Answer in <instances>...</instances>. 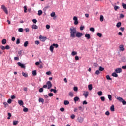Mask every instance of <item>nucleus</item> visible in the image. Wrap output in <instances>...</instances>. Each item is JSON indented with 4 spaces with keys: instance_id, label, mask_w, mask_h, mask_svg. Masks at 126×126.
I'll return each mask as SVG.
<instances>
[{
    "instance_id": "obj_1",
    "label": "nucleus",
    "mask_w": 126,
    "mask_h": 126,
    "mask_svg": "<svg viewBox=\"0 0 126 126\" xmlns=\"http://www.w3.org/2000/svg\"><path fill=\"white\" fill-rule=\"evenodd\" d=\"M76 33H77L76 28L74 27H71L70 28V37L71 38H75V35L76 34Z\"/></svg>"
},
{
    "instance_id": "obj_2",
    "label": "nucleus",
    "mask_w": 126,
    "mask_h": 126,
    "mask_svg": "<svg viewBox=\"0 0 126 126\" xmlns=\"http://www.w3.org/2000/svg\"><path fill=\"white\" fill-rule=\"evenodd\" d=\"M117 99L118 100V101H120V102H122L123 105H126V102L124 100L122 97H118L117 98Z\"/></svg>"
},
{
    "instance_id": "obj_3",
    "label": "nucleus",
    "mask_w": 126,
    "mask_h": 126,
    "mask_svg": "<svg viewBox=\"0 0 126 126\" xmlns=\"http://www.w3.org/2000/svg\"><path fill=\"white\" fill-rule=\"evenodd\" d=\"M1 9L3 10V11H4L6 14H8V11H7V9L6 8L5 6L3 5H2Z\"/></svg>"
},
{
    "instance_id": "obj_4",
    "label": "nucleus",
    "mask_w": 126,
    "mask_h": 126,
    "mask_svg": "<svg viewBox=\"0 0 126 126\" xmlns=\"http://www.w3.org/2000/svg\"><path fill=\"white\" fill-rule=\"evenodd\" d=\"M46 84L47 85L48 89H51V88H52V86H53V85L52 84V83L51 82V81H48L46 83Z\"/></svg>"
},
{
    "instance_id": "obj_5",
    "label": "nucleus",
    "mask_w": 126,
    "mask_h": 126,
    "mask_svg": "<svg viewBox=\"0 0 126 126\" xmlns=\"http://www.w3.org/2000/svg\"><path fill=\"white\" fill-rule=\"evenodd\" d=\"M73 20L74 21V25H77V24H78V19L77 18V17L74 16L73 17Z\"/></svg>"
},
{
    "instance_id": "obj_6",
    "label": "nucleus",
    "mask_w": 126,
    "mask_h": 126,
    "mask_svg": "<svg viewBox=\"0 0 126 126\" xmlns=\"http://www.w3.org/2000/svg\"><path fill=\"white\" fill-rule=\"evenodd\" d=\"M39 39L42 42H45L47 40V37H44L42 35L39 36Z\"/></svg>"
},
{
    "instance_id": "obj_7",
    "label": "nucleus",
    "mask_w": 126,
    "mask_h": 126,
    "mask_svg": "<svg viewBox=\"0 0 126 126\" xmlns=\"http://www.w3.org/2000/svg\"><path fill=\"white\" fill-rule=\"evenodd\" d=\"M115 71L116 73H121V72H123V70L121 68H118L115 70Z\"/></svg>"
},
{
    "instance_id": "obj_8",
    "label": "nucleus",
    "mask_w": 126,
    "mask_h": 126,
    "mask_svg": "<svg viewBox=\"0 0 126 126\" xmlns=\"http://www.w3.org/2000/svg\"><path fill=\"white\" fill-rule=\"evenodd\" d=\"M76 37H77V38H80L83 36V34L82 33L80 32H77L75 34Z\"/></svg>"
},
{
    "instance_id": "obj_9",
    "label": "nucleus",
    "mask_w": 126,
    "mask_h": 126,
    "mask_svg": "<svg viewBox=\"0 0 126 126\" xmlns=\"http://www.w3.org/2000/svg\"><path fill=\"white\" fill-rule=\"evenodd\" d=\"M77 121L79 123H83L84 121V119H83V118L80 117H78L77 118Z\"/></svg>"
},
{
    "instance_id": "obj_10",
    "label": "nucleus",
    "mask_w": 126,
    "mask_h": 126,
    "mask_svg": "<svg viewBox=\"0 0 126 126\" xmlns=\"http://www.w3.org/2000/svg\"><path fill=\"white\" fill-rule=\"evenodd\" d=\"M83 95L85 96V98H87L88 95H89V92L88 91H84Z\"/></svg>"
},
{
    "instance_id": "obj_11",
    "label": "nucleus",
    "mask_w": 126,
    "mask_h": 126,
    "mask_svg": "<svg viewBox=\"0 0 126 126\" xmlns=\"http://www.w3.org/2000/svg\"><path fill=\"white\" fill-rule=\"evenodd\" d=\"M17 64H18V65H19V66H20V67H21V68H25V66L24 65V64H21V63L18 62Z\"/></svg>"
},
{
    "instance_id": "obj_12",
    "label": "nucleus",
    "mask_w": 126,
    "mask_h": 126,
    "mask_svg": "<svg viewBox=\"0 0 126 126\" xmlns=\"http://www.w3.org/2000/svg\"><path fill=\"white\" fill-rule=\"evenodd\" d=\"M110 111H111V112H115V106L114 105L111 106Z\"/></svg>"
},
{
    "instance_id": "obj_13",
    "label": "nucleus",
    "mask_w": 126,
    "mask_h": 126,
    "mask_svg": "<svg viewBox=\"0 0 126 126\" xmlns=\"http://www.w3.org/2000/svg\"><path fill=\"white\" fill-rule=\"evenodd\" d=\"M119 48H120V50H121V51H125V48H124V45H121L119 46Z\"/></svg>"
},
{
    "instance_id": "obj_14",
    "label": "nucleus",
    "mask_w": 126,
    "mask_h": 126,
    "mask_svg": "<svg viewBox=\"0 0 126 126\" xmlns=\"http://www.w3.org/2000/svg\"><path fill=\"white\" fill-rule=\"evenodd\" d=\"M32 29H38V26H37V25L33 24L32 26Z\"/></svg>"
},
{
    "instance_id": "obj_15",
    "label": "nucleus",
    "mask_w": 126,
    "mask_h": 126,
    "mask_svg": "<svg viewBox=\"0 0 126 126\" xmlns=\"http://www.w3.org/2000/svg\"><path fill=\"white\" fill-rule=\"evenodd\" d=\"M121 26H122V23L118 22L117 23L116 27H117L118 28H119V27H121Z\"/></svg>"
},
{
    "instance_id": "obj_16",
    "label": "nucleus",
    "mask_w": 126,
    "mask_h": 126,
    "mask_svg": "<svg viewBox=\"0 0 126 126\" xmlns=\"http://www.w3.org/2000/svg\"><path fill=\"white\" fill-rule=\"evenodd\" d=\"M85 37L86 38H87V39L88 40H89V39H90V34H86L85 35Z\"/></svg>"
},
{
    "instance_id": "obj_17",
    "label": "nucleus",
    "mask_w": 126,
    "mask_h": 126,
    "mask_svg": "<svg viewBox=\"0 0 126 126\" xmlns=\"http://www.w3.org/2000/svg\"><path fill=\"white\" fill-rule=\"evenodd\" d=\"M93 87H92V84H90L88 85V89L89 90H90V91H91V90H92L93 89Z\"/></svg>"
},
{
    "instance_id": "obj_18",
    "label": "nucleus",
    "mask_w": 126,
    "mask_h": 126,
    "mask_svg": "<svg viewBox=\"0 0 126 126\" xmlns=\"http://www.w3.org/2000/svg\"><path fill=\"white\" fill-rule=\"evenodd\" d=\"M42 14H43V11H42V10H39L38 11V15H39V16H41V15H42Z\"/></svg>"
},
{
    "instance_id": "obj_19",
    "label": "nucleus",
    "mask_w": 126,
    "mask_h": 126,
    "mask_svg": "<svg viewBox=\"0 0 126 126\" xmlns=\"http://www.w3.org/2000/svg\"><path fill=\"white\" fill-rule=\"evenodd\" d=\"M18 104L20 106H23V101L20 100L18 101Z\"/></svg>"
},
{
    "instance_id": "obj_20",
    "label": "nucleus",
    "mask_w": 126,
    "mask_h": 126,
    "mask_svg": "<svg viewBox=\"0 0 126 126\" xmlns=\"http://www.w3.org/2000/svg\"><path fill=\"white\" fill-rule=\"evenodd\" d=\"M78 100H79V97L76 96L74 98V101L75 102V103H76V102H77V101H78Z\"/></svg>"
},
{
    "instance_id": "obj_21",
    "label": "nucleus",
    "mask_w": 126,
    "mask_h": 126,
    "mask_svg": "<svg viewBox=\"0 0 126 126\" xmlns=\"http://www.w3.org/2000/svg\"><path fill=\"white\" fill-rule=\"evenodd\" d=\"M105 68H104V67H102V66H99L98 70L99 71H104Z\"/></svg>"
},
{
    "instance_id": "obj_22",
    "label": "nucleus",
    "mask_w": 126,
    "mask_h": 126,
    "mask_svg": "<svg viewBox=\"0 0 126 126\" xmlns=\"http://www.w3.org/2000/svg\"><path fill=\"white\" fill-rule=\"evenodd\" d=\"M50 51H51V52H52V53H53V52H54V46H53V45H52L50 46Z\"/></svg>"
},
{
    "instance_id": "obj_23",
    "label": "nucleus",
    "mask_w": 126,
    "mask_h": 126,
    "mask_svg": "<svg viewBox=\"0 0 126 126\" xmlns=\"http://www.w3.org/2000/svg\"><path fill=\"white\" fill-rule=\"evenodd\" d=\"M22 74L23 76H24V77H28V75L26 73H24V72H22Z\"/></svg>"
},
{
    "instance_id": "obj_24",
    "label": "nucleus",
    "mask_w": 126,
    "mask_h": 126,
    "mask_svg": "<svg viewBox=\"0 0 126 126\" xmlns=\"http://www.w3.org/2000/svg\"><path fill=\"white\" fill-rule=\"evenodd\" d=\"M112 76H113V77H118V74L117 73H113L112 74Z\"/></svg>"
},
{
    "instance_id": "obj_25",
    "label": "nucleus",
    "mask_w": 126,
    "mask_h": 126,
    "mask_svg": "<svg viewBox=\"0 0 126 126\" xmlns=\"http://www.w3.org/2000/svg\"><path fill=\"white\" fill-rule=\"evenodd\" d=\"M64 105H65V106H66V105H69V101L67 100H65L64 101Z\"/></svg>"
},
{
    "instance_id": "obj_26",
    "label": "nucleus",
    "mask_w": 126,
    "mask_h": 126,
    "mask_svg": "<svg viewBox=\"0 0 126 126\" xmlns=\"http://www.w3.org/2000/svg\"><path fill=\"white\" fill-rule=\"evenodd\" d=\"M100 20L101 22H103V21H104V16L103 15H100Z\"/></svg>"
},
{
    "instance_id": "obj_27",
    "label": "nucleus",
    "mask_w": 126,
    "mask_h": 126,
    "mask_svg": "<svg viewBox=\"0 0 126 126\" xmlns=\"http://www.w3.org/2000/svg\"><path fill=\"white\" fill-rule=\"evenodd\" d=\"M18 124V121H13V124L14 126H16Z\"/></svg>"
},
{
    "instance_id": "obj_28",
    "label": "nucleus",
    "mask_w": 126,
    "mask_h": 126,
    "mask_svg": "<svg viewBox=\"0 0 126 126\" xmlns=\"http://www.w3.org/2000/svg\"><path fill=\"white\" fill-rule=\"evenodd\" d=\"M2 44L3 45H5V44H6V39H4L2 40Z\"/></svg>"
},
{
    "instance_id": "obj_29",
    "label": "nucleus",
    "mask_w": 126,
    "mask_h": 126,
    "mask_svg": "<svg viewBox=\"0 0 126 126\" xmlns=\"http://www.w3.org/2000/svg\"><path fill=\"white\" fill-rule=\"evenodd\" d=\"M28 41H25L24 43V47H27V46H28Z\"/></svg>"
},
{
    "instance_id": "obj_30",
    "label": "nucleus",
    "mask_w": 126,
    "mask_h": 126,
    "mask_svg": "<svg viewBox=\"0 0 126 126\" xmlns=\"http://www.w3.org/2000/svg\"><path fill=\"white\" fill-rule=\"evenodd\" d=\"M32 75H33V76H36V75H37V72L36 71V70H34L32 71Z\"/></svg>"
},
{
    "instance_id": "obj_31",
    "label": "nucleus",
    "mask_w": 126,
    "mask_h": 126,
    "mask_svg": "<svg viewBox=\"0 0 126 126\" xmlns=\"http://www.w3.org/2000/svg\"><path fill=\"white\" fill-rule=\"evenodd\" d=\"M106 79L107 80H112V78H111V77L109 75H106Z\"/></svg>"
},
{
    "instance_id": "obj_32",
    "label": "nucleus",
    "mask_w": 126,
    "mask_h": 126,
    "mask_svg": "<svg viewBox=\"0 0 126 126\" xmlns=\"http://www.w3.org/2000/svg\"><path fill=\"white\" fill-rule=\"evenodd\" d=\"M51 92H54V93H56L57 92V90L54 89H50Z\"/></svg>"
},
{
    "instance_id": "obj_33",
    "label": "nucleus",
    "mask_w": 126,
    "mask_h": 126,
    "mask_svg": "<svg viewBox=\"0 0 126 126\" xmlns=\"http://www.w3.org/2000/svg\"><path fill=\"white\" fill-rule=\"evenodd\" d=\"M16 44L18 45V44H20V39L19 38L17 39Z\"/></svg>"
},
{
    "instance_id": "obj_34",
    "label": "nucleus",
    "mask_w": 126,
    "mask_h": 126,
    "mask_svg": "<svg viewBox=\"0 0 126 126\" xmlns=\"http://www.w3.org/2000/svg\"><path fill=\"white\" fill-rule=\"evenodd\" d=\"M71 55H72V56H75V55H77V52H76L75 51H73L71 53Z\"/></svg>"
},
{
    "instance_id": "obj_35",
    "label": "nucleus",
    "mask_w": 126,
    "mask_h": 126,
    "mask_svg": "<svg viewBox=\"0 0 126 126\" xmlns=\"http://www.w3.org/2000/svg\"><path fill=\"white\" fill-rule=\"evenodd\" d=\"M52 46H53V47H55V48H58V47H59V44H56V43H53L52 44Z\"/></svg>"
},
{
    "instance_id": "obj_36",
    "label": "nucleus",
    "mask_w": 126,
    "mask_h": 126,
    "mask_svg": "<svg viewBox=\"0 0 126 126\" xmlns=\"http://www.w3.org/2000/svg\"><path fill=\"white\" fill-rule=\"evenodd\" d=\"M108 98L109 101H112V95H111L110 94H108Z\"/></svg>"
},
{
    "instance_id": "obj_37",
    "label": "nucleus",
    "mask_w": 126,
    "mask_h": 126,
    "mask_svg": "<svg viewBox=\"0 0 126 126\" xmlns=\"http://www.w3.org/2000/svg\"><path fill=\"white\" fill-rule=\"evenodd\" d=\"M8 117H7L8 120H10V117H11V113H8Z\"/></svg>"
},
{
    "instance_id": "obj_38",
    "label": "nucleus",
    "mask_w": 126,
    "mask_h": 126,
    "mask_svg": "<svg viewBox=\"0 0 126 126\" xmlns=\"http://www.w3.org/2000/svg\"><path fill=\"white\" fill-rule=\"evenodd\" d=\"M55 15H56V13H55V12H53L50 14V16H51V17H55Z\"/></svg>"
},
{
    "instance_id": "obj_39",
    "label": "nucleus",
    "mask_w": 126,
    "mask_h": 126,
    "mask_svg": "<svg viewBox=\"0 0 126 126\" xmlns=\"http://www.w3.org/2000/svg\"><path fill=\"white\" fill-rule=\"evenodd\" d=\"M39 102H41V103H44V99H43L42 98H39Z\"/></svg>"
},
{
    "instance_id": "obj_40",
    "label": "nucleus",
    "mask_w": 126,
    "mask_h": 126,
    "mask_svg": "<svg viewBox=\"0 0 126 126\" xmlns=\"http://www.w3.org/2000/svg\"><path fill=\"white\" fill-rule=\"evenodd\" d=\"M90 31H92V32H94L95 31V29L94 28H90Z\"/></svg>"
},
{
    "instance_id": "obj_41",
    "label": "nucleus",
    "mask_w": 126,
    "mask_h": 126,
    "mask_svg": "<svg viewBox=\"0 0 126 126\" xmlns=\"http://www.w3.org/2000/svg\"><path fill=\"white\" fill-rule=\"evenodd\" d=\"M69 96H70V97H73V93L72 92H69Z\"/></svg>"
},
{
    "instance_id": "obj_42",
    "label": "nucleus",
    "mask_w": 126,
    "mask_h": 126,
    "mask_svg": "<svg viewBox=\"0 0 126 126\" xmlns=\"http://www.w3.org/2000/svg\"><path fill=\"white\" fill-rule=\"evenodd\" d=\"M48 96L49 97H53L54 96V94L50 93L48 94Z\"/></svg>"
},
{
    "instance_id": "obj_43",
    "label": "nucleus",
    "mask_w": 126,
    "mask_h": 126,
    "mask_svg": "<svg viewBox=\"0 0 126 126\" xmlns=\"http://www.w3.org/2000/svg\"><path fill=\"white\" fill-rule=\"evenodd\" d=\"M5 49H6V50H9L10 49V47L9 45H6L5 47Z\"/></svg>"
},
{
    "instance_id": "obj_44",
    "label": "nucleus",
    "mask_w": 126,
    "mask_h": 126,
    "mask_svg": "<svg viewBox=\"0 0 126 126\" xmlns=\"http://www.w3.org/2000/svg\"><path fill=\"white\" fill-rule=\"evenodd\" d=\"M95 74H96V75H99V74H100V71L98 70H96L95 71Z\"/></svg>"
},
{
    "instance_id": "obj_45",
    "label": "nucleus",
    "mask_w": 126,
    "mask_h": 126,
    "mask_svg": "<svg viewBox=\"0 0 126 126\" xmlns=\"http://www.w3.org/2000/svg\"><path fill=\"white\" fill-rule=\"evenodd\" d=\"M19 32H23V29L22 28H20L18 30Z\"/></svg>"
},
{
    "instance_id": "obj_46",
    "label": "nucleus",
    "mask_w": 126,
    "mask_h": 126,
    "mask_svg": "<svg viewBox=\"0 0 126 126\" xmlns=\"http://www.w3.org/2000/svg\"><path fill=\"white\" fill-rule=\"evenodd\" d=\"M97 36L99 37V38H101L102 37V33H97Z\"/></svg>"
},
{
    "instance_id": "obj_47",
    "label": "nucleus",
    "mask_w": 126,
    "mask_h": 126,
    "mask_svg": "<svg viewBox=\"0 0 126 126\" xmlns=\"http://www.w3.org/2000/svg\"><path fill=\"white\" fill-rule=\"evenodd\" d=\"M46 74H47V75H51V74H52V73L51 72V71H48L46 72Z\"/></svg>"
},
{
    "instance_id": "obj_48",
    "label": "nucleus",
    "mask_w": 126,
    "mask_h": 126,
    "mask_svg": "<svg viewBox=\"0 0 126 126\" xmlns=\"http://www.w3.org/2000/svg\"><path fill=\"white\" fill-rule=\"evenodd\" d=\"M122 6L124 9H126V4L124 3H122Z\"/></svg>"
},
{
    "instance_id": "obj_49",
    "label": "nucleus",
    "mask_w": 126,
    "mask_h": 126,
    "mask_svg": "<svg viewBox=\"0 0 126 126\" xmlns=\"http://www.w3.org/2000/svg\"><path fill=\"white\" fill-rule=\"evenodd\" d=\"M23 111L24 112H28V108H26V107H25L24 109H23Z\"/></svg>"
},
{
    "instance_id": "obj_50",
    "label": "nucleus",
    "mask_w": 126,
    "mask_h": 126,
    "mask_svg": "<svg viewBox=\"0 0 126 126\" xmlns=\"http://www.w3.org/2000/svg\"><path fill=\"white\" fill-rule=\"evenodd\" d=\"M114 9L115 10H118L119 9V6H115L114 7Z\"/></svg>"
},
{
    "instance_id": "obj_51",
    "label": "nucleus",
    "mask_w": 126,
    "mask_h": 126,
    "mask_svg": "<svg viewBox=\"0 0 126 126\" xmlns=\"http://www.w3.org/2000/svg\"><path fill=\"white\" fill-rule=\"evenodd\" d=\"M100 99H101V101H102V102H104V101H105V97H104V96L101 97Z\"/></svg>"
},
{
    "instance_id": "obj_52",
    "label": "nucleus",
    "mask_w": 126,
    "mask_h": 126,
    "mask_svg": "<svg viewBox=\"0 0 126 126\" xmlns=\"http://www.w3.org/2000/svg\"><path fill=\"white\" fill-rule=\"evenodd\" d=\"M35 45H39V44H40V41H39L38 40H36L35 41Z\"/></svg>"
},
{
    "instance_id": "obj_53",
    "label": "nucleus",
    "mask_w": 126,
    "mask_h": 126,
    "mask_svg": "<svg viewBox=\"0 0 126 126\" xmlns=\"http://www.w3.org/2000/svg\"><path fill=\"white\" fill-rule=\"evenodd\" d=\"M102 91H99L97 93V94H98L99 96H102Z\"/></svg>"
},
{
    "instance_id": "obj_54",
    "label": "nucleus",
    "mask_w": 126,
    "mask_h": 126,
    "mask_svg": "<svg viewBox=\"0 0 126 126\" xmlns=\"http://www.w3.org/2000/svg\"><path fill=\"white\" fill-rule=\"evenodd\" d=\"M44 91V89H43V88H41L39 89V92H43Z\"/></svg>"
},
{
    "instance_id": "obj_55",
    "label": "nucleus",
    "mask_w": 126,
    "mask_h": 126,
    "mask_svg": "<svg viewBox=\"0 0 126 126\" xmlns=\"http://www.w3.org/2000/svg\"><path fill=\"white\" fill-rule=\"evenodd\" d=\"M24 12H25V13H26V12H27V8L26 7V6H25L24 7Z\"/></svg>"
},
{
    "instance_id": "obj_56",
    "label": "nucleus",
    "mask_w": 126,
    "mask_h": 126,
    "mask_svg": "<svg viewBox=\"0 0 126 126\" xmlns=\"http://www.w3.org/2000/svg\"><path fill=\"white\" fill-rule=\"evenodd\" d=\"M105 115H106V116H110V112H109V111H106V112H105Z\"/></svg>"
},
{
    "instance_id": "obj_57",
    "label": "nucleus",
    "mask_w": 126,
    "mask_h": 126,
    "mask_svg": "<svg viewBox=\"0 0 126 126\" xmlns=\"http://www.w3.org/2000/svg\"><path fill=\"white\" fill-rule=\"evenodd\" d=\"M26 33H28L29 32V28H26L25 29Z\"/></svg>"
},
{
    "instance_id": "obj_58",
    "label": "nucleus",
    "mask_w": 126,
    "mask_h": 126,
    "mask_svg": "<svg viewBox=\"0 0 126 126\" xmlns=\"http://www.w3.org/2000/svg\"><path fill=\"white\" fill-rule=\"evenodd\" d=\"M32 22H33V23H35V24H36V23H37V20H36V19H33L32 20Z\"/></svg>"
},
{
    "instance_id": "obj_59",
    "label": "nucleus",
    "mask_w": 126,
    "mask_h": 126,
    "mask_svg": "<svg viewBox=\"0 0 126 126\" xmlns=\"http://www.w3.org/2000/svg\"><path fill=\"white\" fill-rule=\"evenodd\" d=\"M12 100H11V99H9L7 101V103H8V104H11V102Z\"/></svg>"
},
{
    "instance_id": "obj_60",
    "label": "nucleus",
    "mask_w": 126,
    "mask_h": 126,
    "mask_svg": "<svg viewBox=\"0 0 126 126\" xmlns=\"http://www.w3.org/2000/svg\"><path fill=\"white\" fill-rule=\"evenodd\" d=\"M0 48L2 49V50H3V51L5 50V47H4V46H2V45L1 46Z\"/></svg>"
},
{
    "instance_id": "obj_61",
    "label": "nucleus",
    "mask_w": 126,
    "mask_h": 126,
    "mask_svg": "<svg viewBox=\"0 0 126 126\" xmlns=\"http://www.w3.org/2000/svg\"><path fill=\"white\" fill-rule=\"evenodd\" d=\"M78 90V88H77V87H74V91H77Z\"/></svg>"
},
{
    "instance_id": "obj_62",
    "label": "nucleus",
    "mask_w": 126,
    "mask_h": 126,
    "mask_svg": "<svg viewBox=\"0 0 126 126\" xmlns=\"http://www.w3.org/2000/svg\"><path fill=\"white\" fill-rule=\"evenodd\" d=\"M84 29V26H81V27H80V30L82 31V30H83Z\"/></svg>"
},
{
    "instance_id": "obj_63",
    "label": "nucleus",
    "mask_w": 126,
    "mask_h": 126,
    "mask_svg": "<svg viewBox=\"0 0 126 126\" xmlns=\"http://www.w3.org/2000/svg\"><path fill=\"white\" fill-rule=\"evenodd\" d=\"M74 118H75V115L74 114H72V115H71V118L73 119H74Z\"/></svg>"
},
{
    "instance_id": "obj_64",
    "label": "nucleus",
    "mask_w": 126,
    "mask_h": 126,
    "mask_svg": "<svg viewBox=\"0 0 126 126\" xmlns=\"http://www.w3.org/2000/svg\"><path fill=\"white\" fill-rule=\"evenodd\" d=\"M51 27L49 25H46V29H49Z\"/></svg>"
}]
</instances>
